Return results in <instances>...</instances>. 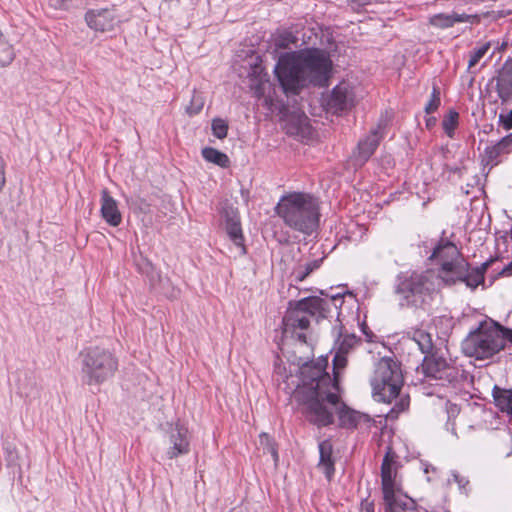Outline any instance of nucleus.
I'll use <instances>...</instances> for the list:
<instances>
[{
    "label": "nucleus",
    "instance_id": "e433bc0d",
    "mask_svg": "<svg viewBox=\"0 0 512 512\" xmlns=\"http://www.w3.org/2000/svg\"><path fill=\"white\" fill-rule=\"evenodd\" d=\"M204 106V99L200 94L194 93L191 98L190 104L187 106L186 111L189 115L198 114Z\"/></svg>",
    "mask_w": 512,
    "mask_h": 512
},
{
    "label": "nucleus",
    "instance_id": "f8f14e48",
    "mask_svg": "<svg viewBox=\"0 0 512 512\" xmlns=\"http://www.w3.org/2000/svg\"><path fill=\"white\" fill-rule=\"evenodd\" d=\"M396 475V454L392 451L391 447H388L381 465V482L384 500L401 495L396 483Z\"/></svg>",
    "mask_w": 512,
    "mask_h": 512
},
{
    "label": "nucleus",
    "instance_id": "de8ad7c7",
    "mask_svg": "<svg viewBox=\"0 0 512 512\" xmlns=\"http://www.w3.org/2000/svg\"><path fill=\"white\" fill-rule=\"evenodd\" d=\"M407 405H408V403H406V406H407ZM401 409H402V410H403V409H405V404H404V401H403V400H401Z\"/></svg>",
    "mask_w": 512,
    "mask_h": 512
},
{
    "label": "nucleus",
    "instance_id": "cd10ccee",
    "mask_svg": "<svg viewBox=\"0 0 512 512\" xmlns=\"http://www.w3.org/2000/svg\"><path fill=\"white\" fill-rule=\"evenodd\" d=\"M321 262L322 260L315 259L298 266L293 272L295 280L299 282L305 280L314 270L320 267Z\"/></svg>",
    "mask_w": 512,
    "mask_h": 512
},
{
    "label": "nucleus",
    "instance_id": "2f4dec72",
    "mask_svg": "<svg viewBox=\"0 0 512 512\" xmlns=\"http://www.w3.org/2000/svg\"><path fill=\"white\" fill-rule=\"evenodd\" d=\"M140 271L141 273H143L144 275L147 276V278L149 279L150 281V284L152 286H154L157 282L160 281V274L159 272L155 269V267L152 265L151 262L149 261H145L141 266H140Z\"/></svg>",
    "mask_w": 512,
    "mask_h": 512
},
{
    "label": "nucleus",
    "instance_id": "ddd939ff",
    "mask_svg": "<svg viewBox=\"0 0 512 512\" xmlns=\"http://www.w3.org/2000/svg\"><path fill=\"white\" fill-rule=\"evenodd\" d=\"M168 448L165 455L172 460L190 452V435L188 428L180 422L171 425L168 430Z\"/></svg>",
    "mask_w": 512,
    "mask_h": 512
},
{
    "label": "nucleus",
    "instance_id": "a878e982",
    "mask_svg": "<svg viewBox=\"0 0 512 512\" xmlns=\"http://www.w3.org/2000/svg\"><path fill=\"white\" fill-rule=\"evenodd\" d=\"M202 157L210 163L216 164L222 168H226L229 166L230 160L229 157L212 147H205L202 149Z\"/></svg>",
    "mask_w": 512,
    "mask_h": 512
},
{
    "label": "nucleus",
    "instance_id": "c756f323",
    "mask_svg": "<svg viewBox=\"0 0 512 512\" xmlns=\"http://www.w3.org/2000/svg\"><path fill=\"white\" fill-rule=\"evenodd\" d=\"M15 58V51L11 44L0 39V66L6 67L12 63Z\"/></svg>",
    "mask_w": 512,
    "mask_h": 512
},
{
    "label": "nucleus",
    "instance_id": "c85d7f7f",
    "mask_svg": "<svg viewBox=\"0 0 512 512\" xmlns=\"http://www.w3.org/2000/svg\"><path fill=\"white\" fill-rule=\"evenodd\" d=\"M459 113L455 110H450L442 121V127L446 135L450 138L454 136V130L458 125Z\"/></svg>",
    "mask_w": 512,
    "mask_h": 512
},
{
    "label": "nucleus",
    "instance_id": "a19ab883",
    "mask_svg": "<svg viewBox=\"0 0 512 512\" xmlns=\"http://www.w3.org/2000/svg\"><path fill=\"white\" fill-rule=\"evenodd\" d=\"M501 333L503 335V348L505 347V341L512 343V329L504 328L501 326Z\"/></svg>",
    "mask_w": 512,
    "mask_h": 512
},
{
    "label": "nucleus",
    "instance_id": "20e7f679",
    "mask_svg": "<svg viewBox=\"0 0 512 512\" xmlns=\"http://www.w3.org/2000/svg\"><path fill=\"white\" fill-rule=\"evenodd\" d=\"M275 213L291 230L310 236L319 227L320 202L308 192H288L280 197Z\"/></svg>",
    "mask_w": 512,
    "mask_h": 512
},
{
    "label": "nucleus",
    "instance_id": "423d86ee",
    "mask_svg": "<svg viewBox=\"0 0 512 512\" xmlns=\"http://www.w3.org/2000/svg\"><path fill=\"white\" fill-rule=\"evenodd\" d=\"M344 294H335L328 299L310 296L298 301H290L283 317V330L285 334H291L300 342L306 343L305 331L310 326V319L326 318L329 306L332 304L338 308L343 303Z\"/></svg>",
    "mask_w": 512,
    "mask_h": 512
},
{
    "label": "nucleus",
    "instance_id": "a211bd4d",
    "mask_svg": "<svg viewBox=\"0 0 512 512\" xmlns=\"http://www.w3.org/2000/svg\"><path fill=\"white\" fill-rule=\"evenodd\" d=\"M496 92L502 104L512 100V59L507 60L498 72Z\"/></svg>",
    "mask_w": 512,
    "mask_h": 512
},
{
    "label": "nucleus",
    "instance_id": "b1692460",
    "mask_svg": "<svg viewBox=\"0 0 512 512\" xmlns=\"http://www.w3.org/2000/svg\"><path fill=\"white\" fill-rule=\"evenodd\" d=\"M492 396L498 409L512 418V389H504L495 385L492 390Z\"/></svg>",
    "mask_w": 512,
    "mask_h": 512
},
{
    "label": "nucleus",
    "instance_id": "4c0bfd02",
    "mask_svg": "<svg viewBox=\"0 0 512 512\" xmlns=\"http://www.w3.org/2000/svg\"><path fill=\"white\" fill-rule=\"evenodd\" d=\"M49 5L58 10H69L73 6V0H49Z\"/></svg>",
    "mask_w": 512,
    "mask_h": 512
},
{
    "label": "nucleus",
    "instance_id": "37998d69",
    "mask_svg": "<svg viewBox=\"0 0 512 512\" xmlns=\"http://www.w3.org/2000/svg\"><path fill=\"white\" fill-rule=\"evenodd\" d=\"M447 412H448L449 415H455V414H458L459 408H458L457 405H450V407H449Z\"/></svg>",
    "mask_w": 512,
    "mask_h": 512
},
{
    "label": "nucleus",
    "instance_id": "5701e85b",
    "mask_svg": "<svg viewBox=\"0 0 512 512\" xmlns=\"http://www.w3.org/2000/svg\"><path fill=\"white\" fill-rule=\"evenodd\" d=\"M318 448L320 455L318 467L324 472L327 479L330 480L335 472L332 459V444L329 440H323L319 443Z\"/></svg>",
    "mask_w": 512,
    "mask_h": 512
},
{
    "label": "nucleus",
    "instance_id": "39448f33",
    "mask_svg": "<svg viewBox=\"0 0 512 512\" xmlns=\"http://www.w3.org/2000/svg\"><path fill=\"white\" fill-rule=\"evenodd\" d=\"M430 259L438 260L441 263V277L446 285L464 283L466 287L475 290L485 281V273L490 262L486 261L480 266L471 267L461 257L456 245L450 241L439 243L433 250Z\"/></svg>",
    "mask_w": 512,
    "mask_h": 512
},
{
    "label": "nucleus",
    "instance_id": "f257e3e1",
    "mask_svg": "<svg viewBox=\"0 0 512 512\" xmlns=\"http://www.w3.org/2000/svg\"><path fill=\"white\" fill-rule=\"evenodd\" d=\"M327 362L301 368L302 384L293 393L298 410L307 420L319 427L333 423L334 412L339 425L345 429L357 428L361 423L371 421L367 414L347 407L340 401L338 381L332 380L324 371Z\"/></svg>",
    "mask_w": 512,
    "mask_h": 512
},
{
    "label": "nucleus",
    "instance_id": "bb28decb",
    "mask_svg": "<svg viewBox=\"0 0 512 512\" xmlns=\"http://www.w3.org/2000/svg\"><path fill=\"white\" fill-rule=\"evenodd\" d=\"M412 341L418 346L419 350L424 354L430 353L433 348L431 335L422 330H417L414 332Z\"/></svg>",
    "mask_w": 512,
    "mask_h": 512
},
{
    "label": "nucleus",
    "instance_id": "9b49d317",
    "mask_svg": "<svg viewBox=\"0 0 512 512\" xmlns=\"http://www.w3.org/2000/svg\"><path fill=\"white\" fill-rule=\"evenodd\" d=\"M325 105L334 114L350 110L355 105V93L351 84L342 81L336 85L325 99Z\"/></svg>",
    "mask_w": 512,
    "mask_h": 512
},
{
    "label": "nucleus",
    "instance_id": "6e6552de",
    "mask_svg": "<svg viewBox=\"0 0 512 512\" xmlns=\"http://www.w3.org/2000/svg\"><path fill=\"white\" fill-rule=\"evenodd\" d=\"M462 351L478 360L488 359L503 349L501 325L493 320L482 321L462 341Z\"/></svg>",
    "mask_w": 512,
    "mask_h": 512
},
{
    "label": "nucleus",
    "instance_id": "6ab92c4d",
    "mask_svg": "<svg viewBox=\"0 0 512 512\" xmlns=\"http://www.w3.org/2000/svg\"><path fill=\"white\" fill-rule=\"evenodd\" d=\"M226 220V231L233 242V244L239 249L240 255L246 254V248L244 245V237L242 234L241 224L237 212L231 209L225 211Z\"/></svg>",
    "mask_w": 512,
    "mask_h": 512
},
{
    "label": "nucleus",
    "instance_id": "7ed1b4c3",
    "mask_svg": "<svg viewBox=\"0 0 512 512\" xmlns=\"http://www.w3.org/2000/svg\"><path fill=\"white\" fill-rule=\"evenodd\" d=\"M444 285L440 272L434 269L414 270L397 277L394 293L401 308L427 310Z\"/></svg>",
    "mask_w": 512,
    "mask_h": 512
},
{
    "label": "nucleus",
    "instance_id": "393cba45",
    "mask_svg": "<svg viewBox=\"0 0 512 512\" xmlns=\"http://www.w3.org/2000/svg\"><path fill=\"white\" fill-rule=\"evenodd\" d=\"M384 502L385 512H418L415 502L402 494Z\"/></svg>",
    "mask_w": 512,
    "mask_h": 512
},
{
    "label": "nucleus",
    "instance_id": "c03bdc74",
    "mask_svg": "<svg viewBox=\"0 0 512 512\" xmlns=\"http://www.w3.org/2000/svg\"><path fill=\"white\" fill-rule=\"evenodd\" d=\"M435 123H436V118L435 117H429V118L426 119V126L428 128L434 126Z\"/></svg>",
    "mask_w": 512,
    "mask_h": 512
},
{
    "label": "nucleus",
    "instance_id": "79ce46f5",
    "mask_svg": "<svg viewBox=\"0 0 512 512\" xmlns=\"http://www.w3.org/2000/svg\"><path fill=\"white\" fill-rule=\"evenodd\" d=\"M5 183H6V178H5L4 162H3L2 157L0 156V191L3 189Z\"/></svg>",
    "mask_w": 512,
    "mask_h": 512
},
{
    "label": "nucleus",
    "instance_id": "0eeeda50",
    "mask_svg": "<svg viewBox=\"0 0 512 512\" xmlns=\"http://www.w3.org/2000/svg\"><path fill=\"white\" fill-rule=\"evenodd\" d=\"M81 381L88 386H99L111 379L118 370V359L109 349L90 346L79 354Z\"/></svg>",
    "mask_w": 512,
    "mask_h": 512
},
{
    "label": "nucleus",
    "instance_id": "aec40b11",
    "mask_svg": "<svg viewBox=\"0 0 512 512\" xmlns=\"http://www.w3.org/2000/svg\"><path fill=\"white\" fill-rule=\"evenodd\" d=\"M101 216L107 224L117 227L122 222V215L117 201L104 189L101 193Z\"/></svg>",
    "mask_w": 512,
    "mask_h": 512
},
{
    "label": "nucleus",
    "instance_id": "f3484780",
    "mask_svg": "<svg viewBox=\"0 0 512 512\" xmlns=\"http://www.w3.org/2000/svg\"><path fill=\"white\" fill-rule=\"evenodd\" d=\"M14 382H16L17 393L23 397L27 403H32L40 397V387L32 373L19 371L17 372Z\"/></svg>",
    "mask_w": 512,
    "mask_h": 512
},
{
    "label": "nucleus",
    "instance_id": "4468645a",
    "mask_svg": "<svg viewBox=\"0 0 512 512\" xmlns=\"http://www.w3.org/2000/svg\"><path fill=\"white\" fill-rule=\"evenodd\" d=\"M361 342V339L356 337L354 334H342L338 333V337L335 340L334 350L335 355L333 357V372L334 378L332 380L337 381L339 371L344 369L347 365V355L351 353L356 346Z\"/></svg>",
    "mask_w": 512,
    "mask_h": 512
},
{
    "label": "nucleus",
    "instance_id": "c9c22d12",
    "mask_svg": "<svg viewBox=\"0 0 512 512\" xmlns=\"http://www.w3.org/2000/svg\"><path fill=\"white\" fill-rule=\"evenodd\" d=\"M260 444L264 447V452L270 453L275 461L278 460V452L274 446L273 440L266 433H261Z\"/></svg>",
    "mask_w": 512,
    "mask_h": 512
},
{
    "label": "nucleus",
    "instance_id": "ea45409f",
    "mask_svg": "<svg viewBox=\"0 0 512 512\" xmlns=\"http://www.w3.org/2000/svg\"><path fill=\"white\" fill-rule=\"evenodd\" d=\"M451 476L453 481L459 486L460 490L465 489L469 483V480L465 476L460 475L457 471H452Z\"/></svg>",
    "mask_w": 512,
    "mask_h": 512
},
{
    "label": "nucleus",
    "instance_id": "72a5a7b5",
    "mask_svg": "<svg viewBox=\"0 0 512 512\" xmlns=\"http://www.w3.org/2000/svg\"><path fill=\"white\" fill-rule=\"evenodd\" d=\"M212 132L218 139H223L227 136L228 124L221 118H215L212 120Z\"/></svg>",
    "mask_w": 512,
    "mask_h": 512
},
{
    "label": "nucleus",
    "instance_id": "49530a36",
    "mask_svg": "<svg viewBox=\"0 0 512 512\" xmlns=\"http://www.w3.org/2000/svg\"><path fill=\"white\" fill-rule=\"evenodd\" d=\"M366 512H374V507L372 505H367Z\"/></svg>",
    "mask_w": 512,
    "mask_h": 512
},
{
    "label": "nucleus",
    "instance_id": "4be33fe9",
    "mask_svg": "<svg viewBox=\"0 0 512 512\" xmlns=\"http://www.w3.org/2000/svg\"><path fill=\"white\" fill-rule=\"evenodd\" d=\"M474 18H476V16L465 13H438L429 18V24L439 29H446L454 26L456 23L470 22V20Z\"/></svg>",
    "mask_w": 512,
    "mask_h": 512
},
{
    "label": "nucleus",
    "instance_id": "473e14b6",
    "mask_svg": "<svg viewBox=\"0 0 512 512\" xmlns=\"http://www.w3.org/2000/svg\"><path fill=\"white\" fill-rule=\"evenodd\" d=\"M440 102V90L437 86H433L431 97L424 108L426 114L435 112L439 108Z\"/></svg>",
    "mask_w": 512,
    "mask_h": 512
},
{
    "label": "nucleus",
    "instance_id": "7c9ffc66",
    "mask_svg": "<svg viewBox=\"0 0 512 512\" xmlns=\"http://www.w3.org/2000/svg\"><path fill=\"white\" fill-rule=\"evenodd\" d=\"M490 49V43H484L480 47L474 49L470 52V58L468 61V69L473 68L476 66L479 61L484 57V55L488 52Z\"/></svg>",
    "mask_w": 512,
    "mask_h": 512
},
{
    "label": "nucleus",
    "instance_id": "58836bf2",
    "mask_svg": "<svg viewBox=\"0 0 512 512\" xmlns=\"http://www.w3.org/2000/svg\"><path fill=\"white\" fill-rule=\"evenodd\" d=\"M499 124L502 125L505 130L512 129V110H510L507 114L501 113L499 115Z\"/></svg>",
    "mask_w": 512,
    "mask_h": 512
},
{
    "label": "nucleus",
    "instance_id": "f704fd0d",
    "mask_svg": "<svg viewBox=\"0 0 512 512\" xmlns=\"http://www.w3.org/2000/svg\"><path fill=\"white\" fill-rule=\"evenodd\" d=\"M253 74L259 75V81L257 84L253 85V89L257 97H261L264 95V86L269 83L267 79V74L262 75V68L260 66H255L253 68Z\"/></svg>",
    "mask_w": 512,
    "mask_h": 512
},
{
    "label": "nucleus",
    "instance_id": "412c9836",
    "mask_svg": "<svg viewBox=\"0 0 512 512\" xmlns=\"http://www.w3.org/2000/svg\"><path fill=\"white\" fill-rule=\"evenodd\" d=\"M512 151V132L503 137L499 142L485 148L483 162L491 168L498 165L499 157Z\"/></svg>",
    "mask_w": 512,
    "mask_h": 512
},
{
    "label": "nucleus",
    "instance_id": "09e8293b",
    "mask_svg": "<svg viewBox=\"0 0 512 512\" xmlns=\"http://www.w3.org/2000/svg\"><path fill=\"white\" fill-rule=\"evenodd\" d=\"M2 38V33L0 32V39Z\"/></svg>",
    "mask_w": 512,
    "mask_h": 512
},
{
    "label": "nucleus",
    "instance_id": "2eb2a0df",
    "mask_svg": "<svg viewBox=\"0 0 512 512\" xmlns=\"http://www.w3.org/2000/svg\"><path fill=\"white\" fill-rule=\"evenodd\" d=\"M85 21L89 28L97 32L111 31L119 23L114 10L110 9L88 10L85 14Z\"/></svg>",
    "mask_w": 512,
    "mask_h": 512
},
{
    "label": "nucleus",
    "instance_id": "f03ea898",
    "mask_svg": "<svg viewBox=\"0 0 512 512\" xmlns=\"http://www.w3.org/2000/svg\"><path fill=\"white\" fill-rule=\"evenodd\" d=\"M333 63L328 53L312 48L281 54L274 74L286 95H297L309 86H328Z\"/></svg>",
    "mask_w": 512,
    "mask_h": 512
},
{
    "label": "nucleus",
    "instance_id": "dca6fc26",
    "mask_svg": "<svg viewBox=\"0 0 512 512\" xmlns=\"http://www.w3.org/2000/svg\"><path fill=\"white\" fill-rule=\"evenodd\" d=\"M383 127L379 123L375 128L371 129L370 133L362 140L359 141L357 151L355 153V160L357 164L363 165L374 154L381 139L383 138Z\"/></svg>",
    "mask_w": 512,
    "mask_h": 512
},
{
    "label": "nucleus",
    "instance_id": "1a4fd4ad",
    "mask_svg": "<svg viewBox=\"0 0 512 512\" xmlns=\"http://www.w3.org/2000/svg\"><path fill=\"white\" fill-rule=\"evenodd\" d=\"M370 382L373 396L378 401L390 403L399 395L403 385V376L399 364L392 358H381L375 365Z\"/></svg>",
    "mask_w": 512,
    "mask_h": 512
},
{
    "label": "nucleus",
    "instance_id": "a18cd8bd",
    "mask_svg": "<svg viewBox=\"0 0 512 512\" xmlns=\"http://www.w3.org/2000/svg\"><path fill=\"white\" fill-rule=\"evenodd\" d=\"M503 273L512 274V262L503 269Z\"/></svg>",
    "mask_w": 512,
    "mask_h": 512
},
{
    "label": "nucleus",
    "instance_id": "9d476101",
    "mask_svg": "<svg viewBox=\"0 0 512 512\" xmlns=\"http://www.w3.org/2000/svg\"><path fill=\"white\" fill-rule=\"evenodd\" d=\"M422 373L428 380H435L440 385L456 384L463 377V371L448 363L442 357L425 356L421 365Z\"/></svg>",
    "mask_w": 512,
    "mask_h": 512
}]
</instances>
